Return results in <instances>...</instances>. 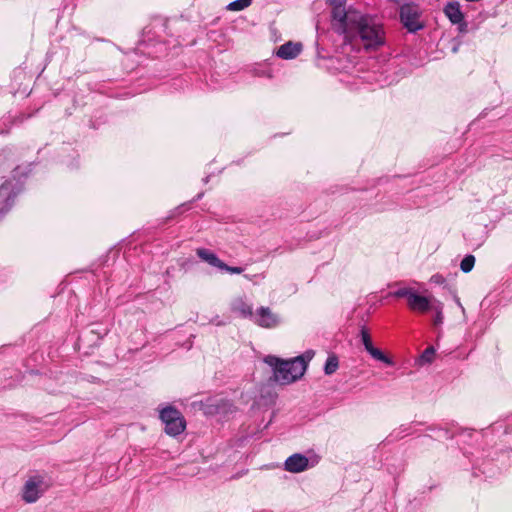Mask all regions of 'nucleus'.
<instances>
[{"label":"nucleus","mask_w":512,"mask_h":512,"mask_svg":"<svg viewBox=\"0 0 512 512\" xmlns=\"http://www.w3.org/2000/svg\"><path fill=\"white\" fill-rule=\"evenodd\" d=\"M231 311L238 314L242 318H250L254 316L252 305L248 304L243 298L239 297L231 303Z\"/></svg>","instance_id":"12"},{"label":"nucleus","mask_w":512,"mask_h":512,"mask_svg":"<svg viewBox=\"0 0 512 512\" xmlns=\"http://www.w3.org/2000/svg\"><path fill=\"white\" fill-rule=\"evenodd\" d=\"M159 418L164 424V432L177 437L186 429V420L182 413L174 406L168 405L159 411Z\"/></svg>","instance_id":"4"},{"label":"nucleus","mask_w":512,"mask_h":512,"mask_svg":"<svg viewBox=\"0 0 512 512\" xmlns=\"http://www.w3.org/2000/svg\"><path fill=\"white\" fill-rule=\"evenodd\" d=\"M252 320L258 326L267 329L276 327L280 322L277 314L273 313L269 307L263 306L256 310Z\"/></svg>","instance_id":"8"},{"label":"nucleus","mask_w":512,"mask_h":512,"mask_svg":"<svg viewBox=\"0 0 512 512\" xmlns=\"http://www.w3.org/2000/svg\"><path fill=\"white\" fill-rule=\"evenodd\" d=\"M14 161V155L10 151L0 153V176L12 167Z\"/></svg>","instance_id":"16"},{"label":"nucleus","mask_w":512,"mask_h":512,"mask_svg":"<svg viewBox=\"0 0 512 512\" xmlns=\"http://www.w3.org/2000/svg\"><path fill=\"white\" fill-rule=\"evenodd\" d=\"M251 3L252 0H235L228 4L227 9L231 11H241L249 7Z\"/></svg>","instance_id":"19"},{"label":"nucleus","mask_w":512,"mask_h":512,"mask_svg":"<svg viewBox=\"0 0 512 512\" xmlns=\"http://www.w3.org/2000/svg\"><path fill=\"white\" fill-rule=\"evenodd\" d=\"M264 362L272 367L273 379L281 385L291 384L299 380L305 373V365L301 357L284 360L277 356L268 355Z\"/></svg>","instance_id":"2"},{"label":"nucleus","mask_w":512,"mask_h":512,"mask_svg":"<svg viewBox=\"0 0 512 512\" xmlns=\"http://www.w3.org/2000/svg\"><path fill=\"white\" fill-rule=\"evenodd\" d=\"M20 190L12 180H6L0 186V216L8 212L14 204L15 198Z\"/></svg>","instance_id":"7"},{"label":"nucleus","mask_w":512,"mask_h":512,"mask_svg":"<svg viewBox=\"0 0 512 512\" xmlns=\"http://www.w3.org/2000/svg\"><path fill=\"white\" fill-rule=\"evenodd\" d=\"M408 306L413 311L425 313L431 309L430 300L422 295L417 294L415 291L407 300Z\"/></svg>","instance_id":"11"},{"label":"nucleus","mask_w":512,"mask_h":512,"mask_svg":"<svg viewBox=\"0 0 512 512\" xmlns=\"http://www.w3.org/2000/svg\"><path fill=\"white\" fill-rule=\"evenodd\" d=\"M362 343L365 347V350L368 352L369 349L373 348L374 345L372 343L371 336L369 332L363 327L360 332Z\"/></svg>","instance_id":"23"},{"label":"nucleus","mask_w":512,"mask_h":512,"mask_svg":"<svg viewBox=\"0 0 512 512\" xmlns=\"http://www.w3.org/2000/svg\"><path fill=\"white\" fill-rule=\"evenodd\" d=\"M314 352L312 350L306 351L304 354L299 357L302 358L303 364L305 365V370L307 369L309 361L313 358Z\"/></svg>","instance_id":"26"},{"label":"nucleus","mask_w":512,"mask_h":512,"mask_svg":"<svg viewBox=\"0 0 512 512\" xmlns=\"http://www.w3.org/2000/svg\"><path fill=\"white\" fill-rule=\"evenodd\" d=\"M474 264H475V257L471 254L469 255H466L461 263H460V269L464 272V273H468L470 272L473 267H474Z\"/></svg>","instance_id":"20"},{"label":"nucleus","mask_w":512,"mask_h":512,"mask_svg":"<svg viewBox=\"0 0 512 512\" xmlns=\"http://www.w3.org/2000/svg\"><path fill=\"white\" fill-rule=\"evenodd\" d=\"M216 324H217L218 326H220V325H224L225 323H224V322L219 321V322H217Z\"/></svg>","instance_id":"27"},{"label":"nucleus","mask_w":512,"mask_h":512,"mask_svg":"<svg viewBox=\"0 0 512 512\" xmlns=\"http://www.w3.org/2000/svg\"><path fill=\"white\" fill-rule=\"evenodd\" d=\"M199 258H201L203 261L207 262L209 265L216 267L218 269L221 268L222 265H224V262L218 258V256L211 252L208 249L205 248H199L196 251Z\"/></svg>","instance_id":"14"},{"label":"nucleus","mask_w":512,"mask_h":512,"mask_svg":"<svg viewBox=\"0 0 512 512\" xmlns=\"http://www.w3.org/2000/svg\"><path fill=\"white\" fill-rule=\"evenodd\" d=\"M343 36L344 43L351 44L360 39L366 50H376L385 43V33L381 24L373 17L360 12V19L355 22H347L344 32H336Z\"/></svg>","instance_id":"1"},{"label":"nucleus","mask_w":512,"mask_h":512,"mask_svg":"<svg viewBox=\"0 0 512 512\" xmlns=\"http://www.w3.org/2000/svg\"><path fill=\"white\" fill-rule=\"evenodd\" d=\"M331 6V26L333 31L344 32L347 22H355L360 19V11L353 7H345L346 0H326Z\"/></svg>","instance_id":"3"},{"label":"nucleus","mask_w":512,"mask_h":512,"mask_svg":"<svg viewBox=\"0 0 512 512\" xmlns=\"http://www.w3.org/2000/svg\"><path fill=\"white\" fill-rule=\"evenodd\" d=\"M431 309H434L436 312V315L434 318V325L435 326L441 325L443 323V319H444L443 313H442V309H443L442 303L438 302L436 305H431Z\"/></svg>","instance_id":"22"},{"label":"nucleus","mask_w":512,"mask_h":512,"mask_svg":"<svg viewBox=\"0 0 512 512\" xmlns=\"http://www.w3.org/2000/svg\"><path fill=\"white\" fill-rule=\"evenodd\" d=\"M301 49V44L287 42L278 48L276 55L281 59H293L298 56V54L301 52Z\"/></svg>","instance_id":"13"},{"label":"nucleus","mask_w":512,"mask_h":512,"mask_svg":"<svg viewBox=\"0 0 512 512\" xmlns=\"http://www.w3.org/2000/svg\"><path fill=\"white\" fill-rule=\"evenodd\" d=\"M220 270H224L231 274H241L244 271V269L242 267H233V266L227 265L226 263H224V265L221 266Z\"/></svg>","instance_id":"25"},{"label":"nucleus","mask_w":512,"mask_h":512,"mask_svg":"<svg viewBox=\"0 0 512 512\" xmlns=\"http://www.w3.org/2000/svg\"><path fill=\"white\" fill-rule=\"evenodd\" d=\"M368 353L377 361H380L386 365L393 366L394 361L389 356L385 355L380 349L373 347L369 349Z\"/></svg>","instance_id":"17"},{"label":"nucleus","mask_w":512,"mask_h":512,"mask_svg":"<svg viewBox=\"0 0 512 512\" xmlns=\"http://www.w3.org/2000/svg\"><path fill=\"white\" fill-rule=\"evenodd\" d=\"M400 22L410 33H416L424 28V23L420 20L421 11L416 4H404L399 11Z\"/></svg>","instance_id":"5"},{"label":"nucleus","mask_w":512,"mask_h":512,"mask_svg":"<svg viewBox=\"0 0 512 512\" xmlns=\"http://www.w3.org/2000/svg\"><path fill=\"white\" fill-rule=\"evenodd\" d=\"M435 356V349L433 346L427 347L421 354V361L424 363H431Z\"/></svg>","instance_id":"24"},{"label":"nucleus","mask_w":512,"mask_h":512,"mask_svg":"<svg viewBox=\"0 0 512 512\" xmlns=\"http://www.w3.org/2000/svg\"><path fill=\"white\" fill-rule=\"evenodd\" d=\"M32 172V164L17 165L12 169V179L16 181L14 184L20 187V183L23 179L27 178Z\"/></svg>","instance_id":"15"},{"label":"nucleus","mask_w":512,"mask_h":512,"mask_svg":"<svg viewBox=\"0 0 512 512\" xmlns=\"http://www.w3.org/2000/svg\"><path fill=\"white\" fill-rule=\"evenodd\" d=\"M309 467L308 458L300 453H295L289 456L285 463L284 468L286 471L291 473H300L305 471Z\"/></svg>","instance_id":"9"},{"label":"nucleus","mask_w":512,"mask_h":512,"mask_svg":"<svg viewBox=\"0 0 512 512\" xmlns=\"http://www.w3.org/2000/svg\"><path fill=\"white\" fill-rule=\"evenodd\" d=\"M339 367L338 357L335 354H331L328 356L325 366L324 372L326 375H332L336 372Z\"/></svg>","instance_id":"18"},{"label":"nucleus","mask_w":512,"mask_h":512,"mask_svg":"<svg viewBox=\"0 0 512 512\" xmlns=\"http://www.w3.org/2000/svg\"><path fill=\"white\" fill-rule=\"evenodd\" d=\"M47 485L41 476L30 477L24 484L22 489V499L26 503L36 502L41 495L46 491Z\"/></svg>","instance_id":"6"},{"label":"nucleus","mask_w":512,"mask_h":512,"mask_svg":"<svg viewBox=\"0 0 512 512\" xmlns=\"http://www.w3.org/2000/svg\"><path fill=\"white\" fill-rule=\"evenodd\" d=\"M414 291L415 290H413L412 288L403 287L393 292H390V296L395 298H406L408 300Z\"/></svg>","instance_id":"21"},{"label":"nucleus","mask_w":512,"mask_h":512,"mask_svg":"<svg viewBox=\"0 0 512 512\" xmlns=\"http://www.w3.org/2000/svg\"><path fill=\"white\" fill-rule=\"evenodd\" d=\"M444 13L453 24L460 25V31H465L467 24L458 2H450L444 8Z\"/></svg>","instance_id":"10"}]
</instances>
